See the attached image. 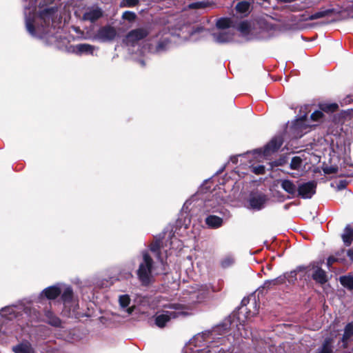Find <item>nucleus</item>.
Returning <instances> with one entry per match:
<instances>
[{"instance_id":"obj_1","label":"nucleus","mask_w":353,"mask_h":353,"mask_svg":"<svg viewBox=\"0 0 353 353\" xmlns=\"http://www.w3.org/2000/svg\"><path fill=\"white\" fill-rule=\"evenodd\" d=\"M234 316L225 319L223 323L195 335L183 349L184 353H226L232 344L228 333Z\"/></svg>"},{"instance_id":"obj_2","label":"nucleus","mask_w":353,"mask_h":353,"mask_svg":"<svg viewBox=\"0 0 353 353\" xmlns=\"http://www.w3.org/2000/svg\"><path fill=\"white\" fill-rule=\"evenodd\" d=\"M38 0H29L24 5L26 28L28 33L34 37L43 38L53 35L60 21L56 7L44 8L40 1L38 5L39 14H37Z\"/></svg>"},{"instance_id":"obj_3","label":"nucleus","mask_w":353,"mask_h":353,"mask_svg":"<svg viewBox=\"0 0 353 353\" xmlns=\"http://www.w3.org/2000/svg\"><path fill=\"white\" fill-rule=\"evenodd\" d=\"M208 293L207 288H203L197 292L190 294V299L187 303H179V302L168 301L163 297L157 299V307L162 308V313H157L155 323L159 327H163L171 319L184 316L188 314L187 310L192 304L199 303L206 297Z\"/></svg>"},{"instance_id":"obj_4","label":"nucleus","mask_w":353,"mask_h":353,"mask_svg":"<svg viewBox=\"0 0 353 353\" xmlns=\"http://www.w3.org/2000/svg\"><path fill=\"white\" fill-rule=\"evenodd\" d=\"M161 268L154 264L153 260L148 251H143L139 261V268L137 274L139 280L143 285H148L154 281L156 275L163 274L165 271V264L161 260Z\"/></svg>"},{"instance_id":"obj_5","label":"nucleus","mask_w":353,"mask_h":353,"mask_svg":"<svg viewBox=\"0 0 353 353\" xmlns=\"http://www.w3.org/2000/svg\"><path fill=\"white\" fill-rule=\"evenodd\" d=\"M26 315L31 321H39V313L35 309L32 307L30 303H20L18 305L6 306L0 310V315L9 320L13 318H17L19 315Z\"/></svg>"},{"instance_id":"obj_6","label":"nucleus","mask_w":353,"mask_h":353,"mask_svg":"<svg viewBox=\"0 0 353 353\" xmlns=\"http://www.w3.org/2000/svg\"><path fill=\"white\" fill-rule=\"evenodd\" d=\"M248 304L250 307H241V311L238 315V319L239 321V325H237V330L239 332V335L245 339L253 338L252 332L248 330V327L245 325V319H248L250 316H254L258 313L259 305L255 297L250 298L248 300Z\"/></svg>"},{"instance_id":"obj_7","label":"nucleus","mask_w":353,"mask_h":353,"mask_svg":"<svg viewBox=\"0 0 353 353\" xmlns=\"http://www.w3.org/2000/svg\"><path fill=\"white\" fill-rule=\"evenodd\" d=\"M232 21L228 18H221L216 22L212 37L219 43H229L234 39V32L231 28Z\"/></svg>"},{"instance_id":"obj_8","label":"nucleus","mask_w":353,"mask_h":353,"mask_svg":"<svg viewBox=\"0 0 353 353\" xmlns=\"http://www.w3.org/2000/svg\"><path fill=\"white\" fill-rule=\"evenodd\" d=\"M61 299L63 304V312L68 316H77L79 307L78 301L74 298L73 291L70 286L63 284Z\"/></svg>"},{"instance_id":"obj_9","label":"nucleus","mask_w":353,"mask_h":353,"mask_svg":"<svg viewBox=\"0 0 353 353\" xmlns=\"http://www.w3.org/2000/svg\"><path fill=\"white\" fill-rule=\"evenodd\" d=\"M221 192H216L208 196V199L203 202V212H220L223 215L225 214L227 211L223 209L221 205L225 203L223 196L221 195Z\"/></svg>"},{"instance_id":"obj_10","label":"nucleus","mask_w":353,"mask_h":353,"mask_svg":"<svg viewBox=\"0 0 353 353\" xmlns=\"http://www.w3.org/2000/svg\"><path fill=\"white\" fill-rule=\"evenodd\" d=\"M21 325L16 322H3L0 326V343H8L19 336Z\"/></svg>"},{"instance_id":"obj_11","label":"nucleus","mask_w":353,"mask_h":353,"mask_svg":"<svg viewBox=\"0 0 353 353\" xmlns=\"http://www.w3.org/2000/svg\"><path fill=\"white\" fill-rule=\"evenodd\" d=\"M268 200V196L262 192H252L248 199V208L261 210L265 208Z\"/></svg>"},{"instance_id":"obj_12","label":"nucleus","mask_w":353,"mask_h":353,"mask_svg":"<svg viewBox=\"0 0 353 353\" xmlns=\"http://www.w3.org/2000/svg\"><path fill=\"white\" fill-rule=\"evenodd\" d=\"M283 144V139L281 137H274L263 148H259L253 151L254 154L267 157L272 152L278 150Z\"/></svg>"},{"instance_id":"obj_13","label":"nucleus","mask_w":353,"mask_h":353,"mask_svg":"<svg viewBox=\"0 0 353 353\" xmlns=\"http://www.w3.org/2000/svg\"><path fill=\"white\" fill-rule=\"evenodd\" d=\"M316 183L314 181L300 183L297 186V195L303 199H310L316 193Z\"/></svg>"},{"instance_id":"obj_14","label":"nucleus","mask_w":353,"mask_h":353,"mask_svg":"<svg viewBox=\"0 0 353 353\" xmlns=\"http://www.w3.org/2000/svg\"><path fill=\"white\" fill-rule=\"evenodd\" d=\"M149 34V30L147 28H139L131 30L125 37V43L128 45L133 46L138 41L144 39Z\"/></svg>"},{"instance_id":"obj_15","label":"nucleus","mask_w":353,"mask_h":353,"mask_svg":"<svg viewBox=\"0 0 353 353\" xmlns=\"http://www.w3.org/2000/svg\"><path fill=\"white\" fill-rule=\"evenodd\" d=\"M63 290V284L57 283L45 288L38 296L39 301L41 302L44 297L49 300L55 299Z\"/></svg>"},{"instance_id":"obj_16","label":"nucleus","mask_w":353,"mask_h":353,"mask_svg":"<svg viewBox=\"0 0 353 353\" xmlns=\"http://www.w3.org/2000/svg\"><path fill=\"white\" fill-rule=\"evenodd\" d=\"M306 272L312 271V278L318 283L324 284L327 281L326 272L315 263L306 266Z\"/></svg>"},{"instance_id":"obj_17","label":"nucleus","mask_w":353,"mask_h":353,"mask_svg":"<svg viewBox=\"0 0 353 353\" xmlns=\"http://www.w3.org/2000/svg\"><path fill=\"white\" fill-rule=\"evenodd\" d=\"M117 34V30L114 27L105 26L98 30L96 38L100 41L108 42L114 40Z\"/></svg>"},{"instance_id":"obj_18","label":"nucleus","mask_w":353,"mask_h":353,"mask_svg":"<svg viewBox=\"0 0 353 353\" xmlns=\"http://www.w3.org/2000/svg\"><path fill=\"white\" fill-rule=\"evenodd\" d=\"M305 273V266H298L295 270L286 272L281 276L284 279V282L287 281L290 284H294L297 281L298 276L301 278L304 276Z\"/></svg>"},{"instance_id":"obj_19","label":"nucleus","mask_w":353,"mask_h":353,"mask_svg":"<svg viewBox=\"0 0 353 353\" xmlns=\"http://www.w3.org/2000/svg\"><path fill=\"white\" fill-rule=\"evenodd\" d=\"M103 16V10L99 7H92L86 10L83 15V19L94 22Z\"/></svg>"},{"instance_id":"obj_20","label":"nucleus","mask_w":353,"mask_h":353,"mask_svg":"<svg viewBox=\"0 0 353 353\" xmlns=\"http://www.w3.org/2000/svg\"><path fill=\"white\" fill-rule=\"evenodd\" d=\"M96 48L94 46L88 43H80L74 46L73 51L78 55L94 54Z\"/></svg>"},{"instance_id":"obj_21","label":"nucleus","mask_w":353,"mask_h":353,"mask_svg":"<svg viewBox=\"0 0 353 353\" xmlns=\"http://www.w3.org/2000/svg\"><path fill=\"white\" fill-rule=\"evenodd\" d=\"M281 187L287 193L294 196L296 194L297 186L290 179H281L279 181Z\"/></svg>"},{"instance_id":"obj_22","label":"nucleus","mask_w":353,"mask_h":353,"mask_svg":"<svg viewBox=\"0 0 353 353\" xmlns=\"http://www.w3.org/2000/svg\"><path fill=\"white\" fill-rule=\"evenodd\" d=\"M205 222L210 228L216 229L223 225V218L216 215H209L205 218Z\"/></svg>"},{"instance_id":"obj_23","label":"nucleus","mask_w":353,"mask_h":353,"mask_svg":"<svg viewBox=\"0 0 353 353\" xmlns=\"http://www.w3.org/2000/svg\"><path fill=\"white\" fill-rule=\"evenodd\" d=\"M14 353H34V349L28 341H22L12 347Z\"/></svg>"},{"instance_id":"obj_24","label":"nucleus","mask_w":353,"mask_h":353,"mask_svg":"<svg viewBox=\"0 0 353 353\" xmlns=\"http://www.w3.org/2000/svg\"><path fill=\"white\" fill-rule=\"evenodd\" d=\"M45 319L43 320L49 325L54 327H61V321L59 317L54 315V314L49 310H46L44 312Z\"/></svg>"},{"instance_id":"obj_25","label":"nucleus","mask_w":353,"mask_h":353,"mask_svg":"<svg viewBox=\"0 0 353 353\" xmlns=\"http://www.w3.org/2000/svg\"><path fill=\"white\" fill-rule=\"evenodd\" d=\"M119 303L121 308L125 310L128 314H131L134 311V306L129 307L130 303V298L128 294L120 295L119 297Z\"/></svg>"},{"instance_id":"obj_26","label":"nucleus","mask_w":353,"mask_h":353,"mask_svg":"<svg viewBox=\"0 0 353 353\" xmlns=\"http://www.w3.org/2000/svg\"><path fill=\"white\" fill-rule=\"evenodd\" d=\"M353 339V323H348L344 330L342 338L343 345L345 347L350 341Z\"/></svg>"},{"instance_id":"obj_27","label":"nucleus","mask_w":353,"mask_h":353,"mask_svg":"<svg viewBox=\"0 0 353 353\" xmlns=\"http://www.w3.org/2000/svg\"><path fill=\"white\" fill-rule=\"evenodd\" d=\"M235 263V257L232 254H228L223 256L220 261V265L222 268L226 269L232 267Z\"/></svg>"},{"instance_id":"obj_28","label":"nucleus","mask_w":353,"mask_h":353,"mask_svg":"<svg viewBox=\"0 0 353 353\" xmlns=\"http://www.w3.org/2000/svg\"><path fill=\"white\" fill-rule=\"evenodd\" d=\"M341 237L344 244L346 246H349L351 245L353 241V229L351 228V227L349 225L345 228L344 232L342 234Z\"/></svg>"},{"instance_id":"obj_29","label":"nucleus","mask_w":353,"mask_h":353,"mask_svg":"<svg viewBox=\"0 0 353 353\" xmlns=\"http://www.w3.org/2000/svg\"><path fill=\"white\" fill-rule=\"evenodd\" d=\"M203 288H207L208 290V293L206 297L203 300V301H204L209 296V294L211 292L210 288L206 285H201V286L196 285L195 287H192L190 290H186V296H185V294H183L184 296L182 298V300L181 301V302L179 303H187V301H188L190 299V294L192 292H195V291L197 292Z\"/></svg>"},{"instance_id":"obj_30","label":"nucleus","mask_w":353,"mask_h":353,"mask_svg":"<svg viewBox=\"0 0 353 353\" xmlns=\"http://www.w3.org/2000/svg\"><path fill=\"white\" fill-rule=\"evenodd\" d=\"M316 353H334L332 340L325 339L322 345L316 350Z\"/></svg>"},{"instance_id":"obj_31","label":"nucleus","mask_w":353,"mask_h":353,"mask_svg":"<svg viewBox=\"0 0 353 353\" xmlns=\"http://www.w3.org/2000/svg\"><path fill=\"white\" fill-rule=\"evenodd\" d=\"M341 284L348 290L353 289V276L351 275L343 276L339 279Z\"/></svg>"},{"instance_id":"obj_32","label":"nucleus","mask_w":353,"mask_h":353,"mask_svg":"<svg viewBox=\"0 0 353 353\" xmlns=\"http://www.w3.org/2000/svg\"><path fill=\"white\" fill-rule=\"evenodd\" d=\"M250 3L248 1H241L239 2L236 6V10L238 12L241 14H247L250 10Z\"/></svg>"},{"instance_id":"obj_33","label":"nucleus","mask_w":353,"mask_h":353,"mask_svg":"<svg viewBox=\"0 0 353 353\" xmlns=\"http://www.w3.org/2000/svg\"><path fill=\"white\" fill-rule=\"evenodd\" d=\"M283 283H284V279L282 278L281 276H279V277H277V278H276L274 279L266 281L264 283L263 288L269 289L272 286L280 285V284H282Z\"/></svg>"},{"instance_id":"obj_34","label":"nucleus","mask_w":353,"mask_h":353,"mask_svg":"<svg viewBox=\"0 0 353 353\" xmlns=\"http://www.w3.org/2000/svg\"><path fill=\"white\" fill-rule=\"evenodd\" d=\"M331 12L330 10H325L316 12L315 13L309 15L307 17V20H315L318 19H321L327 16Z\"/></svg>"},{"instance_id":"obj_35","label":"nucleus","mask_w":353,"mask_h":353,"mask_svg":"<svg viewBox=\"0 0 353 353\" xmlns=\"http://www.w3.org/2000/svg\"><path fill=\"white\" fill-rule=\"evenodd\" d=\"M302 165V159L299 157H294L290 162V168L292 170H299Z\"/></svg>"},{"instance_id":"obj_36","label":"nucleus","mask_w":353,"mask_h":353,"mask_svg":"<svg viewBox=\"0 0 353 353\" xmlns=\"http://www.w3.org/2000/svg\"><path fill=\"white\" fill-rule=\"evenodd\" d=\"M168 43L169 42L167 39H163L158 43L154 50H151L155 52H161L166 49Z\"/></svg>"},{"instance_id":"obj_37","label":"nucleus","mask_w":353,"mask_h":353,"mask_svg":"<svg viewBox=\"0 0 353 353\" xmlns=\"http://www.w3.org/2000/svg\"><path fill=\"white\" fill-rule=\"evenodd\" d=\"M139 0H122L120 6L123 8H131L139 4Z\"/></svg>"},{"instance_id":"obj_38","label":"nucleus","mask_w":353,"mask_h":353,"mask_svg":"<svg viewBox=\"0 0 353 353\" xmlns=\"http://www.w3.org/2000/svg\"><path fill=\"white\" fill-rule=\"evenodd\" d=\"M320 108L325 112H334L338 108V105L336 103H323L320 105Z\"/></svg>"},{"instance_id":"obj_39","label":"nucleus","mask_w":353,"mask_h":353,"mask_svg":"<svg viewBox=\"0 0 353 353\" xmlns=\"http://www.w3.org/2000/svg\"><path fill=\"white\" fill-rule=\"evenodd\" d=\"M209 3L205 1H198L192 3L189 5V8L191 9H203L209 6Z\"/></svg>"},{"instance_id":"obj_40","label":"nucleus","mask_w":353,"mask_h":353,"mask_svg":"<svg viewBox=\"0 0 353 353\" xmlns=\"http://www.w3.org/2000/svg\"><path fill=\"white\" fill-rule=\"evenodd\" d=\"M159 248H160L159 242H155V243L151 244V245H150L151 252H152L153 253H154L156 254L157 257L159 260V262L161 263V260H162V259H161L160 254L159 252Z\"/></svg>"},{"instance_id":"obj_41","label":"nucleus","mask_w":353,"mask_h":353,"mask_svg":"<svg viewBox=\"0 0 353 353\" xmlns=\"http://www.w3.org/2000/svg\"><path fill=\"white\" fill-rule=\"evenodd\" d=\"M137 15L134 12L131 11H125L122 14V18L129 21H132L135 19Z\"/></svg>"},{"instance_id":"obj_42","label":"nucleus","mask_w":353,"mask_h":353,"mask_svg":"<svg viewBox=\"0 0 353 353\" xmlns=\"http://www.w3.org/2000/svg\"><path fill=\"white\" fill-rule=\"evenodd\" d=\"M323 116V114L322 113L321 111H319V110H316L315 112H314L310 117H311V119L312 121H319L320 119H321Z\"/></svg>"},{"instance_id":"obj_43","label":"nucleus","mask_w":353,"mask_h":353,"mask_svg":"<svg viewBox=\"0 0 353 353\" xmlns=\"http://www.w3.org/2000/svg\"><path fill=\"white\" fill-rule=\"evenodd\" d=\"M204 31V29L202 27H197L196 28H192L190 30V39L194 40V39L192 37L196 33H201Z\"/></svg>"},{"instance_id":"obj_44","label":"nucleus","mask_w":353,"mask_h":353,"mask_svg":"<svg viewBox=\"0 0 353 353\" xmlns=\"http://www.w3.org/2000/svg\"><path fill=\"white\" fill-rule=\"evenodd\" d=\"M195 200L193 199V200H190V201H187L184 205H183V210H185L186 212L187 211H190L192 210V207L191 205H192L193 202Z\"/></svg>"},{"instance_id":"obj_45","label":"nucleus","mask_w":353,"mask_h":353,"mask_svg":"<svg viewBox=\"0 0 353 353\" xmlns=\"http://www.w3.org/2000/svg\"><path fill=\"white\" fill-rule=\"evenodd\" d=\"M339 261V259L334 256H331L327 259V265L330 268L334 263Z\"/></svg>"},{"instance_id":"obj_46","label":"nucleus","mask_w":353,"mask_h":353,"mask_svg":"<svg viewBox=\"0 0 353 353\" xmlns=\"http://www.w3.org/2000/svg\"><path fill=\"white\" fill-rule=\"evenodd\" d=\"M265 168L263 166H259L258 168H254V172L257 174H261L263 172Z\"/></svg>"},{"instance_id":"obj_47","label":"nucleus","mask_w":353,"mask_h":353,"mask_svg":"<svg viewBox=\"0 0 353 353\" xmlns=\"http://www.w3.org/2000/svg\"><path fill=\"white\" fill-rule=\"evenodd\" d=\"M336 170L333 168H326L324 169V172L326 174L334 173Z\"/></svg>"},{"instance_id":"obj_48","label":"nucleus","mask_w":353,"mask_h":353,"mask_svg":"<svg viewBox=\"0 0 353 353\" xmlns=\"http://www.w3.org/2000/svg\"><path fill=\"white\" fill-rule=\"evenodd\" d=\"M248 24L245 22H242L239 25V29L241 31H244L247 28Z\"/></svg>"},{"instance_id":"obj_49","label":"nucleus","mask_w":353,"mask_h":353,"mask_svg":"<svg viewBox=\"0 0 353 353\" xmlns=\"http://www.w3.org/2000/svg\"><path fill=\"white\" fill-rule=\"evenodd\" d=\"M347 254L352 261H353V250H349L347 252Z\"/></svg>"},{"instance_id":"obj_50","label":"nucleus","mask_w":353,"mask_h":353,"mask_svg":"<svg viewBox=\"0 0 353 353\" xmlns=\"http://www.w3.org/2000/svg\"><path fill=\"white\" fill-rule=\"evenodd\" d=\"M237 159H238V157L237 156H234V157H232L230 158V160L231 161H232L234 163H236L237 162Z\"/></svg>"},{"instance_id":"obj_51","label":"nucleus","mask_w":353,"mask_h":353,"mask_svg":"<svg viewBox=\"0 0 353 353\" xmlns=\"http://www.w3.org/2000/svg\"><path fill=\"white\" fill-rule=\"evenodd\" d=\"M201 203H203V201H197L196 202V203L193 204V206H194V205H198V206H199V205H201Z\"/></svg>"},{"instance_id":"obj_52","label":"nucleus","mask_w":353,"mask_h":353,"mask_svg":"<svg viewBox=\"0 0 353 353\" xmlns=\"http://www.w3.org/2000/svg\"><path fill=\"white\" fill-rule=\"evenodd\" d=\"M139 63H140V65H141V66H144V65H145V63H144V61H143V60H141V61H139Z\"/></svg>"},{"instance_id":"obj_53","label":"nucleus","mask_w":353,"mask_h":353,"mask_svg":"<svg viewBox=\"0 0 353 353\" xmlns=\"http://www.w3.org/2000/svg\"><path fill=\"white\" fill-rule=\"evenodd\" d=\"M306 117V114H304L303 117H301V120H303Z\"/></svg>"},{"instance_id":"obj_54","label":"nucleus","mask_w":353,"mask_h":353,"mask_svg":"<svg viewBox=\"0 0 353 353\" xmlns=\"http://www.w3.org/2000/svg\"><path fill=\"white\" fill-rule=\"evenodd\" d=\"M304 108H305V110H307V109L308 108V105H305V106H304Z\"/></svg>"},{"instance_id":"obj_55","label":"nucleus","mask_w":353,"mask_h":353,"mask_svg":"<svg viewBox=\"0 0 353 353\" xmlns=\"http://www.w3.org/2000/svg\"><path fill=\"white\" fill-rule=\"evenodd\" d=\"M281 164H282V163H281V162H279V163H276V165H281Z\"/></svg>"},{"instance_id":"obj_56","label":"nucleus","mask_w":353,"mask_h":353,"mask_svg":"<svg viewBox=\"0 0 353 353\" xmlns=\"http://www.w3.org/2000/svg\"><path fill=\"white\" fill-rule=\"evenodd\" d=\"M245 302V299H243V300L242 301V303H244Z\"/></svg>"}]
</instances>
